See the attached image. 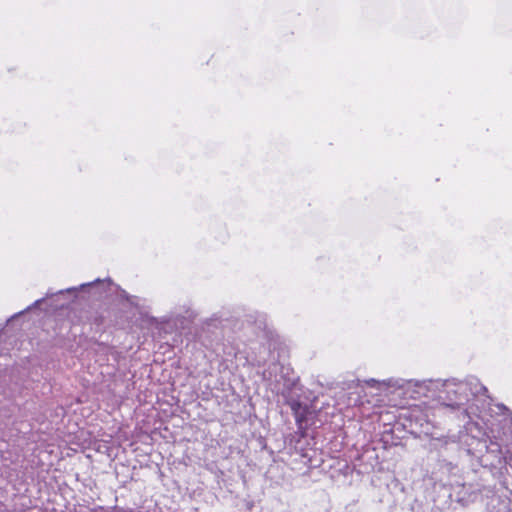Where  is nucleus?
I'll return each instance as SVG.
<instances>
[{"instance_id": "obj_1", "label": "nucleus", "mask_w": 512, "mask_h": 512, "mask_svg": "<svg viewBox=\"0 0 512 512\" xmlns=\"http://www.w3.org/2000/svg\"><path fill=\"white\" fill-rule=\"evenodd\" d=\"M376 382H377V381H376L375 379H370V380H368V381H367V383H368L369 385H374V383H376Z\"/></svg>"}]
</instances>
